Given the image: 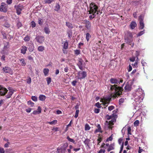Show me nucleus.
<instances>
[{"mask_svg":"<svg viewBox=\"0 0 153 153\" xmlns=\"http://www.w3.org/2000/svg\"><path fill=\"white\" fill-rule=\"evenodd\" d=\"M144 95L143 91L140 88H138L135 91V92L132 94L133 97L132 99L134 100V102L133 103L134 109L137 110L140 109L139 107H138V106L143 100Z\"/></svg>","mask_w":153,"mask_h":153,"instance_id":"obj_1","label":"nucleus"},{"mask_svg":"<svg viewBox=\"0 0 153 153\" xmlns=\"http://www.w3.org/2000/svg\"><path fill=\"white\" fill-rule=\"evenodd\" d=\"M110 89L114 91V94L116 97L120 96L123 90L122 87H119L117 85H111Z\"/></svg>","mask_w":153,"mask_h":153,"instance_id":"obj_2","label":"nucleus"},{"mask_svg":"<svg viewBox=\"0 0 153 153\" xmlns=\"http://www.w3.org/2000/svg\"><path fill=\"white\" fill-rule=\"evenodd\" d=\"M126 35V37L125 38V41L128 43L133 47L134 45V43L132 42L133 38L132 33L129 31H128Z\"/></svg>","mask_w":153,"mask_h":153,"instance_id":"obj_3","label":"nucleus"},{"mask_svg":"<svg viewBox=\"0 0 153 153\" xmlns=\"http://www.w3.org/2000/svg\"><path fill=\"white\" fill-rule=\"evenodd\" d=\"M89 13H96L98 8V6L94 2H91L89 5Z\"/></svg>","mask_w":153,"mask_h":153,"instance_id":"obj_4","label":"nucleus"},{"mask_svg":"<svg viewBox=\"0 0 153 153\" xmlns=\"http://www.w3.org/2000/svg\"><path fill=\"white\" fill-rule=\"evenodd\" d=\"M77 65L79 69L81 70H84L83 67H85V64L84 63L83 60L80 58L78 59Z\"/></svg>","mask_w":153,"mask_h":153,"instance_id":"obj_5","label":"nucleus"},{"mask_svg":"<svg viewBox=\"0 0 153 153\" xmlns=\"http://www.w3.org/2000/svg\"><path fill=\"white\" fill-rule=\"evenodd\" d=\"M14 8L16 9V13L18 15H19L21 13V11L24 8L23 6L19 4L18 5H15Z\"/></svg>","mask_w":153,"mask_h":153,"instance_id":"obj_6","label":"nucleus"},{"mask_svg":"<svg viewBox=\"0 0 153 153\" xmlns=\"http://www.w3.org/2000/svg\"><path fill=\"white\" fill-rule=\"evenodd\" d=\"M3 72L5 73H8L10 75L13 74V71L10 67L6 66L4 67L2 69Z\"/></svg>","mask_w":153,"mask_h":153,"instance_id":"obj_7","label":"nucleus"},{"mask_svg":"<svg viewBox=\"0 0 153 153\" xmlns=\"http://www.w3.org/2000/svg\"><path fill=\"white\" fill-rule=\"evenodd\" d=\"M87 76V73L85 71H79L78 73V79H81L85 78Z\"/></svg>","mask_w":153,"mask_h":153,"instance_id":"obj_8","label":"nucleus"},{"mask_svg":"<svg viewBox=\"0 0 153 153\" xmlns=\"http://www.w3.org/2000/svg\"><path fill=\"white\" fill-rule=\"evenodd\" d=\"M8 91V90L5 87L0 85V95L3 96L5 95Z\"/></svg>","mask_w":153,"mask_h":153,"instance_id":"obj_9","label":"nucleus"},{"mask_svg":"<svg viewBox=\"0 0 153 153\" xmlns=\"http://www.w3.org/2000/svg\"><path fill=\"white\" fill-rule=\"evenodd\" d=\"M111 84H117L119 85L120 83H122L123 81L119 80L115 78H111L109 80Z\"/></svg>","mask_w":153,"mask_h":153,"instance_id":"obj_10","label":"nucleus"},{"mask_svg":"<svg viewBox=\"0 0 153 153\" xmlns=\"http://www.w3.org/2000/svg\"><path fill=\"white\" fill-rule=\"evenodd\" d=\"M9 91L7 93V94L5 96V97L7 98H10L14 92L15 91L13 88L10 87L8 88Z\"/></svg>","mask_w":153,"mask_h":153,"instance_id":"obj_11","label":"nucleus"},{"mask_svg":"<svg viewBox=\"0 0 153 153\" xmlns=\"http://www.w3.org/2000/svg\"><path fill=\"white\" fill-rule=\"evenodd\" d=\"M9 48V43L8 42H6L5 43L3 50L1 52V54L6 55L7 54V53L5 51H6L7 49Z\"/></svg>","mask_w":153,"mask_h":153,"instance_id":"obj_12","label":"nucleus"},{"mask_svg":"<svg viewBox=\"0 0 153 153\" xmlns=\"http://www.w3.org/2000/svg\"><path fill=\"white\" fill-rule=\"evenodd\" d=\"M37 42L42 44L44 40V37L43 36H37L35 38Z\"/></svg>","mask_w":153,"mask_h":153,"instance_id":"obj_13","label":"nucleus"},{"mask_svg":"<svg viewBox=\"0 0 153 153\" xmlns=\"http://www.w3.org/2000/svg\"><path fill=\"white\" fill-rule=\"evenodd\" d=\"M84 24L85 25V27L88 29H90L91 26V23L89 21L85 20L84 21Z\"/></svg>","mask_w":153,"mask_h":153,"instance_id":"obj_14","label":"nucleus"},{"mask_svg":"<svg viewBox=\"0 0 153 153\" xmlns=\"http://www.w3.org/2000/svg\"><path fill=\"white\" fill-rule=\"evenodd\" d=\"M113 112V113L112 115L109 116L108 115H107L106 116L105 118L107 120H110L113 118V117H115L116 116V115L115 114L117 113V111L114 110Z\"/></svg>","mask_w":153,"mask_h":153,"instance_id":"obj_15","label":"nucleus"},{"mask_svg":"<svg viewBox=\"0 0 153 153\" xmlns=\"http://www.w3.org/2000/svg\"><path fill=\"white\" fill-rule=\"evenodd\" d=\"M6 4H4V3H2L0 7V11L6 12L7 9L6 7Z\"/></svg>","mask_w":153,"mask_h":153,"instance_id":"obj_16","label":"nucleus"},{"mask_svg":"<svg viewBox=\"0 0 153 153\" xmlns=\"http://www.w3.org/2000/svg\"><path fill=\"white\" fill-rule=\"evenodd\" d=\"M21 52L23 54H25L27 51V47L25 46H22L21 48Z\"/></svg>","mask_w":153,"mask_h":153,"instance_id":"obj_17","label":"nucleus"},{"mask_svg":"<svg viewBox=\"0 0 153 153\" xmlns=\"http://www.w3.org/2000/svg\"><path fill=\"white\" fill-rule=\"evenodd\" d=\"M111 120L109 121L108 122V121H106V122L108 123V127L109 128H111V125H113V123L116 121V120L114 118V117H113V118Z\"/></svg>","mask_w":153,"mask_h":153,"instance_id":"obj_18","label":"nucleus"},{"mask_svg":"<svg viewBox=\"0 0 153 153\" xmlns=\"http://www.w3.org/2000/svg\"><path fill=\"white\" fill-rule=\"evenodd\" d=\"M131 85L128 83H127L126 84L124 88L126 91H130L131 90Z\"/></svg>","mask_w":153,"mask_h":153,"instance_id":"obj_19","label":"nucleus"},{"mask_svg":"<svg viewBox=\"0 0 153 153\" xmlns=\"http://www.w3.org/2000/svg\"><path fill=\"white\" fill-rule=\"evenodd\" d=\"M137 25L136 23L134 21H132L130 23L129 26L130 28L132 30L134 29L136 27Z\"/></svg>","mask_w":153,"mask_h":153,"instance_id":"obj_20","label":"nucleus"},{"mask_svg":"<svg viewBox=\"0 0 153 153\" xmlns=\"http://www.w3.org/2000/svg\"><path fill=\"white\" fill-rule=\"evenodd\" d=\"M68 43L66 40L64 43L63 46L62 47L63 48H64L65 49H67L68 48Z\"/></svg>","mask_w":153,"mask_h":153,"instance_id":"obj_21","label":"nucleus"},{"mask_svg":"<svg viewBox=\"0 0 153 153\" xmlns=\"http://www.w3.org/2000/svg\"><path fill=\"white\" fill-rule=\"evenodd\" d=\"M97 128H98L96 129L94 131V133L95 134H96L98 132H102L101 128L100 125H98Z\"/></svg>","mask_w":153,"mask_h":153,"instance_id":"obj_22","label":"nucleus"},{"mask_svg":"<svg viewBox=\"0 0 153 153\" xmlns=\"http://www.w3.org/2000/svg\"><path fill=\"white\" fill-rule=\"evenodd\" d=\"M90 142V140L88 139H85V140L84 141V143L85 145L88 147H89V144Z\"/></svg>","mask_w":153,"mask_h":153,"instance_id":"obj_23","label":"nucleus"},{"mask_svg":"<svg viewBox=\"0 0 153 153\" xmlns=\"http://www.w3.org/2000/svg\"><path fill=\"white\" fill-rule=\"evenodd\" d=\"M19 60L21 62V65L22 66H25V65L26 63L25 61L23 58L20 59Z\"/></svg>","mask_w":153,"mask_h":153,"instance_id":"obj_24","label":"nucleus"},{"mask_svg":"<svg viewBox=\"0 0 153 153\" xmlns=\"http://www.w3.org/2000/svg\"><path fill=\"white\" fill-rule=\"evenodd\" d=\"M28 49L30 52H32L33 51L34 49V47L33 44H31L29 45Z\"/></svg>","mask_w":153,"mask_h":153,"instance_id":"obj_25","label":"nucleus"},{"mask_svg":"<svg viewBox=\"0 0 153 153\" xmlns=\"http://www.w3.org/2000/svg\"><path fill=\"white\" fill-rule=\"evenodd\" d=\"M140 27L139 28L140 29H143L144 27V24L143 22H139Z\"/></svg>","mask_w":153,"mask_h":153,"instance_id":"obj_26","label":"nucleus"},{"mask_svg":"<svg viewBox=\"0 0 153 153\" xmlns=\"http://www.w3.org/2000/svg\"><path fill=\"white\" fill-rule=\"evenodd\" d=\"M39 99L40 100L44 101L46 99V97L43 95H40L39 97Z\"/></svg>","mask_w":153,"mask_h":153,"instance_id":"obj_27","label":"nucleus"},{"mask_svg":"<svg viewBox=\"0 0 153 153\" xmlns=\"http://www.w3.org/2000/svg\"><path fill=\"white\" fill-rule=\"evenodd\" d=\"M49 70L48 68H45L43 69V72L45 76H46L48 75V74L49 73Z\"/></svg>","mask_w":153,"mask_h":153,"instance_id":"obj_28","label":"nucleus"},{"mask_svg":"<svg viewBox=\"0 0 153 153\" xmlns=\"http://www.w3.org/2000/svg\"><path fill=\"white\" fill-rule=\"evenodd\" d=\"M45 49V47L42 46H40L38 47L37 50L39 52H42Z\"/></svg>","mask_w":153,"mask_h":153,"instance_id":"obj_29","label":"nucleus"},{"mask_svg":"<svg viewBox=\"0 0 153 153\" xmlns=\"http://www.w3.org/2000/svg\"><path fill=\"white\" fill-rule=\"evenodd\" d=\"M114 149V145L113 144H111L109 146L107 150V151L108 152H109L111 150H113Z\"/></svg>","mask_w":153,"mask_h":153,"instance_id":"obj_30","label":"nucleus"},{"mask_svg":"<svg viewBox=\"0 0 153 153\" xmlns=\"http://www.w3.org/2000/svg\"><path fill=\"white\" fill-rule=\"evenodd\" d=\"M68 146V144L67 143H65L64 144L63 146L61 148H62V150H65L66 148Z\"/></svg>","mask_w":153,"mask_h":153,"instance_id":"obj_31","label":"nucleus"},{"mask_svg":"<svg viewBox=\"0 0 153 153\" xmlns=\"http://www.w3.org/2000/svg\"><path fill=\"white\" fill-rule=\"evenodd\" d=\"M66 25L69 28H73L72 24L70 22H66Z\"/></svg>","mask_w":153,"mask_h":153,"instance_id":"obj_32","label":"nucleus"},{"mask_svg":"<svg viewBox=\"0 0 153 153\" xmlns=\"http://www.w3.org/2000/svg\"><path fill=\"white\" fill-rule=\"evenodd\" d=\"M144 16L143 14H141L139 16V22H143V19Z\"/></svg>","mask_w":153,"mask_h":153,"instance_id":"obj_33","label":"nucleus"},{"mask_svg":"<svg viewBox=\"0 0 153 153\" xmlns=\"http://www.w3.org/2000/svg\"><path fill=\"white\" fill-rule=\"evenodd\" d=\"M44 31L46 34H49L50 32V30L49 28L47 27L44 28Z\"/></svg>","mask_w":153,"mask_h":153,"instance_id":"obj_34","label":"nucleus"},{"mask_svg":"<svg viewBox=\"0 0 153 153\" xmlns=\"http://www.w3.org/2000/svg\"><path fill=\"white\" fill-rule=\"evenodd\" d=\"M91 36L89 33H87L86 34V39L87 42H88L89 39L91 38Z\"/></svg>","mask_w":153,"mask_h":153,"instance_id":"obj_35","label":"nucleus"},{"mask_svg":"<svg viewBox=\"0 0 153 153\" xmlns=\"http://www.w3.org/2000/svg\"><path fill=\"white\" fill-rule=\"evenodd\" d=\"M55 0H44V2L45 4H50Z\"/></svg>","mask_w":153,"mask_h":153,"instance_id":"obj_36","label":"nucleus"},{"mask_svg":"<svg viewBox=\"0 0 153 153\" xmlns=\"http://www.w3.org/2000/svg\"><path fill=\"white\" fill-rule=\"evenodd\" d=\"M90 14H92V15H91L89 16V18L90 19H92L93 18H94L96 16V14L94 13H89Z\"/></svg>","mask_w":153,"mask_h":153,"instance_id":"obj_37","label":"nucleus"},{"mask_svg":"<svg viewBox=\"0 0 153 153\" xmlns=\"http://www.w3.org/2000/svg\"><path fill=\"white\" fill-rule=\"evenodd\" d=\"M111 98L110 97H106L105 98V100L106 101V102H107V103H106L105 104V105H106V104L107 103H109V102L111 100Z\"/></svg>","mask_w":153,"mask_h":153,"instance_id":"obj_38","label":"nucleus"},{"mask_svg":"<svg viewBox=\"0 0 153 153\" xmlns=\"http://www.w3.org/2000/svg\"><path fill=\"white\" fill-rule=\"evenodd\" d=\"M55 7V10L58 11L60 9V6L58 4H56Z\"/></svg>","mask_w":153,"mask_h":153,"instance_id":"obj_39","label":"nucleus"},{"mask_svg":"<svg viewBox=\"0 0 153 153\" xmlns=\"http://www.w3.org/2000/svg\"><path fill=\"white\" fill-rule=\"evenodd\" d=\"M67 139L69 141L73 143H75V141L74 140L70 138L69 136H68L67 137Z\"/></svg>","mask_w":153,"mask_h":153,"instance_id":"obj_40","label":"nucleus"},{"mask_svg":"<svg viewBox=\"0 0 153 153\" xmlns=\"http://www.w3.org/2000/svg\"><path fill=\"white\" fill-rule=\"evenodd\" d=\"M38 22L39 25H42L43 23V20L41 18H39L38 20Z\"/></svg>","mask_w":153,"mask_h":153,"instance_id":"obj_41","label":"nucleus"},{"mask_svg":"<svg viewBox=\"0 0 153 153\" xmlns=\"http://www.w3.org/2000/svg\"><path fill=\"white\" fill-rule=\"evenodd\" d=\"M57 122V120H55L50 122H48V123L51 125H55Z\"/></svg>","mask_w":153,"mask_h":153,"instance_id":"obj_42","label":"nucleus"},{"mask_svg":"<svg viewBox=\"0 0 153 153\" xmlns=\"http://www.w3.org/2000/svg\"><path fill=\"white\" fill-rule=\"evenodd\" d=\"M74 53L76 55H78L80 54V50H76L74 51Z\"/></svg>","mask_w":153,"mask_h":153,"instance_id":"obj_43","label":"nucleus"},{"mask_svg":"<svg viewBox=\"0 0 153 153\" xmlns=\"http://www.w3.org/2000/svg\"><path fill=\"white\" fill-rule=\"evenodd\" d=\"M30 39V37L28 35H27L24 39V40L26 42L29 41Z\"/></svg>","mask_w":153,"mask_h":153,"instance_id":"obj_44","label":"nucleus"},{"mask_svg":"<svg viewBox=\"0 0 153 153\" xmlns=\"http://www.w3.org/2000/svg\"><path fill=\"white\" fill-rule=\"evenodd\" d=\"M90 128L89 125L88 124H86L85 126V131L89 130Z\"/></svg>","mask_w":153,"mask_h":153,"instance_id":"obj_45","label":"nucleus"},{"mask_svg":"<svg viewBox=\"0 0 153 153\" xmlns=\"http://www.w3.org/2000/svg\"><path fill=\"white\" fill-rule=\"evenodd\" d=\"M1 34L3 35V38L4 39H7V35L6 33L4 31H2L1 32Z\"/></svg>","mask_w":153,"mask_h":153,"instance_id":"obj_46","label":"nucleus"},{"mask_svg":"<svg viewBox=\"0 0 153 153\" xmlns=\"http://www.w3.org/2000/svg\"><path fill=\"white\" fill-rule=\"evenodd\" d=\"M27 104L28 105H30L31 107H33L34 106V103L32 102L31 100H29L27 102Z\"/></svg>","mask_w":153,"mask_h":153,"instance_id":"obj_47","label":"nucleus"},{"mask_svg":"<svg viewBox=\"0 0 153 153\" xmlns=\"http://www.w3.org/2000/svg\"><path fill=\"white\" fill-rule=\"evenodd\" d=\"M139 121L138 120H136L134 122V126H138L139 125Z\"/></svg>","mask_w":153,"mask_h":153,"instance_id":"obj_48","label":"nucleus"},{"mask_svg":"<svg viewBox=\"0 0 153 153\" xmlns=\"http://www.w3.org/2000/svg\"><path fill=\"white\" fill-rule=\"evenodd\" d=\"M27 83L28 84H30L31 82V79L30 76L27 77V79L26 80Z\"/></svg>","mask_w":153,"mask_h":153,"instance_id":"obj_49","label":"nucleus"},{"mask_svg":"<svg viewBox=\"0 0 153 153\" xmlns=\"http://www.w3.org/2000/svg\"><path fill=\"white\" fill-rule=\"evenodd\" d=\"M124 101V99L121 98L120 99L119 101V105H121L122 103H123Z\"/></svg>","mask_w":153,"mask_h":153,"instance_id":"obj_50","label":"nucleus"},{"mask_svg":"<svg viewBox=\"0 0 153 153\" xmlns=\"http://www.w3.org/2000/svg\"><path fill=\"white\" fill-rule=\"evenodd\" d=\"M145 33V30L140 31L138 34L137 36H140L143 34Z\"/></svg>","mask_w":153,"mask_h":153,"instance_id":"obj_51","label":"nucleus"},{"mask_svg":"<svg viewBox=\"0 0 153 153\" xmlns=\"http://www.w3.org/2000/svg\"><path fill=\"white\" fill-rule=\"evenodd\" d=\"M31 99L34 101L36 102L37 100V98L35 96H32L31 97Z\"/></svg>","mask_w":153,"mask_h":153,"instance_id":"obj_52","label":"nucleus"},{"mask_svg":"<svg viewBox=\"0 0 153 153\" xmlns=\"http://www.w3.org/2000/svg\"><path fill=\"white\" fill-rule=\"evenodd\" d=\"M17 25L18 27L19 28L22 26V24L19 21L17 23Z\"/></svg>","mask_w":153,"mask_h":153,"instance_id":"obj_53","label":"nucleus"},{"mask_svg":"<svg viewBox=\"0 0 153 153\" xmlns=\"http://www.w3.org/2000/svg\"><path fill=\"white\" fill-rule=\"evenodd\" d=\"M114 107L113 105H111L110 106H109V107H108V110H109V111H111L112 110H113V109H114Z\"/></svg>","mask_w":153,"mask_h":153,"instance_id":"obj_54","label":"nucleus"},{"mask_svg":"<svg viewBox=\"0 0 153 153\" xmlns=\"http://www.w3.org/2000/svg\"><path fill=\"white\" fill-rule=\"evenodd\" d=\"M48 85H49L51 82V79L50 77H48L47 78Z\"/></svg>","mask_w":153,"mask_h":153,"instance_id":"obj_55","label":"nucleus"},{"mask_svg":"<svg viewBox=\"0 0 153 153\" xmlns=\"http://www.w3.org/2000/svg\"><path fill=\"white\" fill-rule=\"evenodd\" d=\"M79 111V110H77L76 111V114L74 116V117L75 118H76L78 117Z\"/></svg>","mask_w":153,"mask_h":153,"instance_id":"obj_56","label":"nucleus"},{"mask_svg":"<svg viewBox=\"0 0 153 153\" xmlns=\"http://www.w3.org/2000/svg\"><path fill=\"white\" fill-rule=\"evenodd\" d=\"M31 24L32 27H36V24L34 21H32L31 22Z\"/></svg>","mask_w":153,"mask_h":153,"instance_id":"obj_57","label":"nucleus"},{"mask_svg":"<svg viewBox=\"0 0 153 153\" xmlns=\"http://www.w3.org/2000/svg\"><path fill=\"white\" fill-rule=\"evenodd\" d=\"M100 111V110L99 109L95 108L94 110V112L95 113L97 114Z\"/></svg>","mask_w":153,"mask_h":153,"instance_id":"obj_58","label":"nucleus"},{"mask_svg":"<svg viewBox=\"0 0 153 153\" xmlns=\"http://www.w3.org/2000/svg\"><path fill=\"white\" fill-rule=\"evenodd\" d=\"M135 58H136L135 57L133 56V57H132L131 58H130V60L132 62H134V61H135Z\"/></svg>","mask_w":153,"mask_h":153,"instance_id":"obj_59","label":"nucleus"},{"mask_svg":"<svg viewBox=\"0 0 153 153\" xmlns=\"http://www.w3.org/2000/svg\"><path fill=\"white\" fill-rule=\"evenodd\" d=\"M95 106L98 108H101V106L100 105V104L99 102H97L95 104Z\"/></svg>","mask_w":153,"mask_h":153,"instance_id":"obj_60","label":"nucleus"},{"mask_svg":"<svg viewBox=\"0 0 153 153\" xmlns=\"http://www.w3.org/2000/svg\"><path fill=\"white\" fill-rule=\"evenodd\" d=\"M77 82L76 80H74L72 82V84L74 86H75L76 85V83Z\"/></svg>","mask_w":153,"mask_h":153,"instance_id":"obj_61","label":"nucleus"},{"mask_svg":"<svg viewBox=\"0 0 153 153\" xmlns=\"http://www.w3.org/2000/svg\"><path fill=\"white\" fill-rule=\"evenodd\" d=\"M12 1V0H7L6 2L8 4H11Z\"/></svg>","mask_w":153,"mask_h":153,"instance_id":"obj_62","label":"nucleus"},{"mask_svg":"<svg viewBox=\"0 0 153 153\" xmlns=\"http://www.w3.org/2000/svg\"><path fill=\"white\" fill-rule=\"evenodd\" d=\"M132 69V67L130 65H129V66L127 70H128V72H130L131 71Z\"/></svg>","mask_w":153,"mask_h":153,"instance_id":"obj_63","label":"nucleus"},{"mask_svg":"<svg viewBox=\"0 0 153 153\" xmlns=\"http://www.w3.org/2000/svg\"><path fill=\"white\" fill-rule=\"evenodd\" d=\"M105 149H101L98 153H105Z\"/></svg>","mask_w":153,"mask_h":153,"instance_id":"obj_64","label":"nucleus"}]
</instances>
